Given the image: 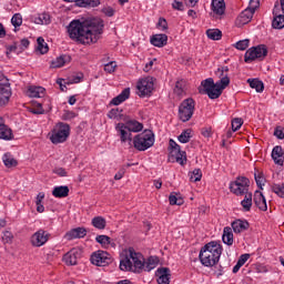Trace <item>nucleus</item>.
Instances as JSON below:
<instances>
[{"instance_id": "obj_1", "label": "nucleus", "mask_w": 284, "mask_h": 284, "mask_svg": "<svg viewBox=\"0 0 284 284\" xmlns=\"http://www.w3.org/2000/svg\"><path fill=\"white\" fill-rule=\"evenodd\" d=\"M103 20L94 18L92 20L82 21L73 20L68 26V33L70 39L81 43L82 45H90L97 43L103 34Z\"/></svg>"}, {"instance_id": "obj_2", "label": "nucleus", "mask_w": 284, "mask_h": 284, "mask_svg": "<svg viewBox=\"0 0 284 284\" xmlns=\"http://www.w3.org/2000/svg\"><path fill=\"white\" fill-rule=\"evenodd\" d=\"M156 265H159V257L150 256L145 262L143 255L136 253L134 248H129V254L120 261V270L122 272H135L138 274L142 270L144 272H152Z\"/></svg>"}, {"instance_id": "obj_3", "label": "nucleus", "mask_w": 284, "mask_h": 284, "mask_svg": "<svg viewBox=\"0 0 284 284\" xmlns=\"http://www.w3.org/2000/svg\"><path fill=\"white\" fill-rule=\"evenodd\" d=\"M230 68L222 67L216 71V77L220 79L216 83H214V79L207 78L206 80L201 82V87L199 88L200 94H207L209 99H219L223 94V91L227 85H230Z\"/></svg>"}, {"instance_id": "obj_4", "label": "nucleus", "mask_w": 284, "mask_h": 284, "mask_svg": "<svg viewBox=\"0 0 284 284\" xmlns=\"http://www.w3.org/2000/svg\"><path fill=\"white\" fill-rule=\"evenodd\" d=\"M221 254H223V246L216 242H210L201 248L199 258L204 267H214L221 260Z\"/></svg>"}, {"instance_id": "obj_5", "label": "nucleus", "mask_w": 284, "mask_h": 284, "mask_svg": "<svg viewBox=\"0 0 284 284\" xmlns=\"http://www.w3.org/2000/svg\"><path fill=\"white\" fill-rule=\"evenodd\" d=\"M133 148L139 152H145L154 145V132L152 130H144L142 133L133 138Z\"/></svg>"}, {"instance_id": "obj_6", "label": "nucleus", "mask_w": 284, "mask_h": 284, "mask_svg": "<svg viewBox=\"0 0 284 284\" xmlns=\"http://www.w3.org/2000/svg\"><path fill=\"white\" fill-rule=\"evenodd\" d=\"M68 136H70V125L68 123L60 122L53 128L50 141L54 145H59V143H65V141H68Z\"/></svg>"}, {"instance_id": "obj_7", "label": "nucleus", "mask_w": 284, "mask_h": 284, "mask_svg": "<svg viewBox=\"0 0 284 284\" xmlns=\"http://www.w3.org/2000/svg\"><path fill=\"white\" fill-rule=\"evenodd\" d=\"M196 102L192 98L183 100L179 106V119L183 123H187L194 116V108Z\"/></svg>"}, {"instance_id": "obj_8", "label": "nucleus", "mask_w": 284, "mask_h": 284, "mask_svg": "<svg viewBox=\"0 0 284 284\" xmlns=\"http://www.w3.org/2000/svg\"><path fill=\"white\" fill-rule=\"evenodd\" d=\"M230 190L236 196H243L250 192V179L237 178L234 182H231Z\"/></svg>"}, {"instance_id": "obj_9", "label": "nucleus", "mask_w": 284, "mask_h": 284, "mask_svg": "<svg viewBox=\"0 0 284 284\" xmlns=\"http://www.w3.org/2000/svg\"><path fill=\"white\" fill-rule=\"evenodd\" d=\"M267 57V47L265 44H260L253 47L245 52L244 61L250 63V61H256V59H265Z\"/></svg>"}, {"instance_id": "obj_10", "label": "nucleus", "mask_w": 284, "mask_h": 284, "mask_svg": "<svg viewBox=\"0 0 284 284\" xmlns=\"http://www.w3.org/2000/svg\"><path fill=\"white\" fill-rule=\"evenodd\" d=\"M91 263L98 267H105L112 263V255L105 251H97L91 255Z\"/></svg>"}, {"instance_id": "obj_11", "label": "nucleus", "mask_w": 284, "mask_h": 284, "mask_svg": "<svg viewBox=\"0 0 284 284\" xmlns=\"http://www.w3.org/2000/svg\"><path fill=\"white\" fill-rule=\"evenodd\" d=\"M136 88L139 97H150L154 90V81L152 78L142 79L138 82Z\"/></svg>"}, {"instance_id": "obj_12", "label": "nucleus", "mask_w": 284, "mask_h": 284, "mask_svg": "<svg viewBox=\"0 0 284 284\" xmlns=\"http://www.w3.org/2000/svg\"><path fill=\"white\" fill-rule=\"evenodd\" d=\"M115 130L118 132V136H120L121 143H128L130 148H132V143L134 141V139H132V132L123 125V122L118 123L115 125Z\"/></svg>"}, {"instance_id": "obj_13", "label": "nucleus", "mask_w": 284, "mask_h": 284, "mask_svg": "<svg viewBox=\"0 0 284 284\" xmlns=\"http://www.w3.org/2000/svg\"><path fill=\"white\" fill-rule=\"evenodd\" d=\"M169 163H179L180 165H185L187 163V155L185 151L171 150L169 154Z\"/></svg>"}, {"instance_id": "obj_14", "label": "nucleus", "mask_w": 284, "mask_h": 284, "mask_svg": "<svg viewBox=\"0 0 284 284\" xmlns=\"http://www.w3.org/2000/svg\"><path fill=\"white\" fill-rule=\"evenodd\" d=\"M49 239L50 234L47 233L43 229H40L31 236V245H33V247H42V245L49 241Z\"/></svg>"}, {"instance_id": "obj_15", "label": "nucleus", "mask_w": 284, "mask_h": 284, "mask_svg": "<svg viewBox=\"0 0 284 284\" xmlns=\"http://www.w3.org/2000/svg\"><path fill=\"white\" fill-rule=\"evenodd\" d=\"M211 10L215 19H221L225 14V0H212Z\"/></svg>"}, {"instance_id": "obj_16", "label": "nucleus", "mask_w": 284, "mask_h": 284, "mask_svg": "<svg viewBox=\"0 0 284 284\" xmlns=\"http://www.w3.org/2000/svg\"><path fill=\"white\" fill-rule=\"evenodd\" d=\"M81 257V250L72 248L67 254L63 255L62 261L65 265H77V261Z\"/></svg>"}, {"instance_id": "obj_17", "label": "nucleus", "mask_w": 284, "mask_h": 284, "mask_svg": "<svg viewBox=\"0 0 284 284\" xmlns=\"http://www.w3.org/2000/svg\"><path fill=\"white\" fill-rule=\"evenodd\" d=\"M124 121L123 125L132 133V132H141L143 130V123L130 119V116L124 115L123 119Z\"/></svg>"}, {"instance_id": "obj_18", "label": "nucleus", "mask_w": 284, "mask_h": 284, "mask_svg": "<svg viewBox=\"0 0 284 284\" xmlns=\"http://www.w3.org/2000/svg\"><path fill=\"white\" fill-rule=\"evenodd\" d=\"M0 139L3 141H12V139H14L12 129L6 125V120H3V118H0Z\"/></svg>"}, {"instance_id": "obj_19", "label": "nucleus", "mask_w": 284, "mask_h": 284, "mask_svg": "<svg viewBox=\"0 0 284 284\" xmlns=\"http://www.w3.org/2000/svg\"><path fill=\"white\" fill-rule=\"evenodd\" d=\"M88 234L85 227H77L65 233L64 239L67 241H74V239H83Z\"/></svg>"}, {"instance_id": "obj_20", "label": "nucleus", "mask_w": 284, "mask_h": 284, "mask_svg": "<svg viewBox=\"0 0 284 284\" xmlns=\"http://www.w3.org/2000/svg\"><path fill=\"white\" fill-rule=\"evenodd\" d=\"M253 202L261 212H267V200H265V195L261 191H255Z\"/></svg>"}, {"instance_id": "obj_21", "label": "nucleus", "mask_w": 284, "mask_h": 284, "mask_svg": "<svg viewBox=\"0 0 284 284\" xmlns=\"http://www.w3.org/2000/svg\"><path fill=\"white\" fill-rule=\"evenodd\" d=\"M155 276H158L159 284H170V277L172 274L170 273V268L161 267L155 272Z\"/></svg>"}, {"instance_id": "obj_22", "label": "nucleus", "mask_w": 284, "mask_h": 284, "mask_svg": "<svg viewBox=\"0 0 284 284\" xmlns=\"http://www.w3.org/2000/svg\"><path fill=\"white\" fill-rule=\"evenodd\" d=\"M232 230L235 234H241L242 232H246V230H250V222L245 220H235L231 224Z\"/></svg>"}, {"instance_id": "obj_23", "label": "nucleus", "mask_w": 284, "mask_h": 284, "mask_svg": "<svg viewBox=\"0 0 284 284\" xmlns=\"http://www.w3.org/2000/svg\"><path fill=\"white\" fill-rule=\"evenodd\" d=\"M253 17H254V11H252L250 9H245L237 17L236 24L237 26H246V23H250V21H252Z\"/></svg>"}, {"instance_id": "obj_24", "label": "nucleus", "mask_w": 284, "mask_h": 284, "mask_svg": "<svg viewBox=\"0 0 284 284\" xmlns=\"http://www.w3.org/2000/svg\"><path fill=\"white\" fill-rule=\"evenodd\" d=\"M272 159L276 165H283L284 152L281 145H276L272 151Z\"/></svg>"}, {"instance_id": "obj_25", "label": "nucleus", "mask_w": 284, "mask_h": 284, "mask_svg": "<svg viewBox=\"0 0 284 284\" xmlns=\"http://www.w3.org/2000/svg\"><path fill=\"white\" fill-rule=\"evenodd\" d=\"M151 43L155 48H163L168 45V36L164 33L155 34L151 38Z\"/></svg>"}, {"instance_id": "obj_26", "label": "nucleus", "mask_w": 284, "mask_h": 284, "mask_svg": "<svg viewBox=\"0 0 284 284\" xmlns=\"http://www.w3.org/2000/svg\"><path fill=\"white\" fill-rule=\"evenodd\" d=\"M10 97H12L10 85L0 87V105H6L10 101Z\"/></svg>"}, {"instance_id": "obj_27", "label": "nucleus", "mask_w": 284, "mask_h": 284, "mask_svg": "<svg viewBox=\"0 0 284 284\" xmlns=\"http://www.w3.org/2000/svg\"><path fill=\"white\" fill-rule=\"evenodd\" d=\"M70 61H72V58L69 54H62L51 61V68H63Z\"/></svg>"}, {"instance_id": "obj_28", "label": "nucleus", "mask_w": 284, "mask_h": 284, "mask_svg": "<svg viewBox=\"0 0 284 284\" xmlns=\"http://www.w3.org/2000/svg\"><path fill=\"white\" fill-rule=\"evenodd\" d=\"M130 99V88L124 89L118 97L111 100V105H121Z\"/></svg>"}, {"instance_id": "obj_29", "label": "nucleus", "mask_w": 284, "mask_h": 284, "mask_svg": "<svg viewBox=\"0 0 284 284\" xmlns=\"http://www.w3.org/2000/svg\"><path fill=\"white\" fill-rule=\"evenodd\" d=\"M222 241L225 245H229V246L234 245V233L232 232V227L230 226L224 227Z\"/></svg>"}, {"instance_id": "obj_30", "label": "nucleus", "mask_w": 284, "mask_h": 284, "mask_svg": "<svg viewBox=\"0 0 284 284\" xmlns=\"http://www.w3.org/2000/svg\"><path fill=\"white\" fill-rule=\"evenodd\" d=\"M28 94L32 99H43L45 97V89L43 87H30Z\"/></svg>"}, {"instance_id": "obj_31", "label": "nucleus", "mask_w": 284, "mask_h": 284, "mask_svg": "<svg viewBox=\"0 0 284 284\" xmlns=\"http://www.w3.org/2000/svg\"><path fill=\"white\" fill-rule=\"evenodd\" d=\"M70 194V187L68 186H55L52 191V195L55 199H65V196H69Z\"/></svg>"}, {"instance_id": "obj_32", "label": "nucleus", "mask_w": 284, "mask_h": 284, "mask_svg": "<svg viewBox=\"0 0 284 284\" xmlns=\"http://www.w3.org/2000/svg\"><path fill=\"white\" fill-rule=\"evenodd\" d=\"M2 161L6 165V168H17L19 165V162L14 156H12V153H4L2 156Z\"/></svg>"}, {"instance_id": "obj_33", "label": "nucleus", "mask_w": 284, "mask_h": 284, "mask_svg": "<svg viewBox=\"0 0 284 284\" xmlns=\"http://www.w3.org/2000/svg\"><path fill=\"white\" fill-rule=\"evenodd\" d=\"M91 225H93L95 230H105L108 221H105L103 216H95L92 219Z\"/></svg>"}, {"instance_id": "obj_34", "label": "nucleus", "mask_w": 284, "mask_h": 284, "mask_svg": "<svg viewBox=\"0 0 284 284\" xmlns=\"http://www.w3.org/2000/svg\"><path fill=\"white\" fill-rule=\"evenodd\" d=\"M247 83L250 84V88L253 90H256V92H263L265 90V85L263 84V81L258 79H248Z\"/></svg>"}, {"instance_id": "obj_35", "label": "nucleus", "mask_w": 284, "mask_h": 284, "mask_svg": "<svg viewBox=\"0 0 284 284\" xmlns=\"http://www.w3.org/2000/svg\"><path fill=\"white\" fill-rule=\"evenodd\" d=\"M50 14L41 13L37 18H34V23L38 26H50L51 23Z\"/></svg>"}, {"instance_id": "obj_36", "label": "nucleus", "mask_w": 284, "mask_h": 284, "mask_svg": "<svg viewBox=\"0 0 284 284\" xmlns=\"http://www.w3.org/2000/svg\"><path fill=\"white\" fill-rule=\"evenodd\" d=\"M244 199L241 202V205L244 210V212H250L252 210V193L250 191L247 193H244Z\"/></svg>"}, {"instance_id": "obj_37", "label": "nucleus", "mask_w": 284, "mask_h": 284, "mask_svg": "<svg viewBox=\"0 0 284 284\" xmlns=\"http://www.w3.org/2000/svg\"><path fill=\"white\" fill-rule=\"evenodd\" d=\"M37 43H38V47H37L38 52H40V54H48L50 48L48 47V43H45V40L39 37L37 39Z\"/></svg>"}, {"instance_id": "obj_38", "label": "nucleus", "mask_w": 284, "mask_h": 284, "mask_svg": "<svg viewBox=\"0 0 284 284\" xmlns=\"http://www.w3.org/2000/svg\"><path fill=\"white\" fill-rule=\"evenodd\" d=\"M206 36L212 40V41H220V39L223 37V32L219 29H209L206 30Z\"/></svg>"}, {"instance_id": "obj_39", "label": "nucleus", "mask_w": 284, "mask_h": 284, "mask_svg": "<svg viewBox=\"0 0 284 284\" xmlns=\"http://www.w3.org/2000/svg\"><path fill=\"white\" fill-rule=\"evenodd\" d=\"M272 26L275 30H283V28H284V16L283 14L275 16L274 19H273Z\"/></svg>"}, {"instance_id": "obj_40", "label": "nucleus", "mask_w": 284, "mask_h": 284, "mask_svg": "<svg viewBox=\"0 0 284 284\" xmlns=\"http://www.w3.org/2000/svg\"><path fill=\"white\" fill-rule=\"evenodd\" d=\"M97 243H100L102 247H108V245L112 244V239L108 235H98L95 237Z\"/></svg>"}, {"instance_id": "obj_41", "label": "nucleus", "mask_w": 284, "mask_h": 284, "mask_svg": "<svg viewBox=\"0 0 284 284\" xmlns=\"http://www.w3.org/2000/svg\"><path fill=\"white\" fill-rule=\"evenodd\" d=\"M190 139H192V130L190 129L183 131L178 138L180 143H190Z\"/></svg>"}, {"instance_id": "obj_42", "label": "nucleus", "mask_w": 284, "mask_h": 284, "mask_svg": "<svg viewBox=\"0 0 284 284\" xmlns=\"http://www.w3.org/2000/svg\"><path fill=\"white\" fill-rule=\"evenodd\" d=\"M97 8L98 6H101V0H81L80 8Z\"/></svg>"}, {"instance_id": "obj_43", "label": "nucleus", "mask_w": 284, "mask_h": 284, "mask_svg": "<svg viewBox=\"0 0 284 284\" xmlns=\"http://www.w3.org/2000/svg\"><path fill=\"white\" fill-rule=\"evenodd\" d=\"M11 23L16 28H20L23 23V17L21 13H14L13 17L11 18Z\"/></svg>"}, {"instance_id": "obj_44", "label": "nucleus", "mask_w": 284, "mask_h": 284, "mask_svg": "<svg viewBox=\"0 0 284 284\" xmlns=\"http://www.w3.org/2000/svg\"><path fill=\"white\" fill-rule=\"evenodd\" d=\"M184 88H185V80L178 81L175 83L174 93L178 94L179 97H181V94H183V92H185Z\"/></svg>"}, {"instance_id": "obj_45", "label": "nucleus", "mask_w": 284, "mask_h": 284, "mask_svg": "<svg viewBox=\"0 0 284 284\" xmlns=\"http://www.w3.org/2000/svg\"><path fill=\"white\" fill-rule=\"evenodd\" d=\"M272 191L274 194H277L280 199H284V184H273L272 185Z\"/></svg>"}, {"instance_id": "obj_46", "label": "nucleus", "mask_w": 284, "mask_h": 284, "mask_svg": "<svg viewBox=\"0 0 284 284\" xmlns=\"http://www.w3.org/2000/svg\"><path fill=\"white\" fill-rule=\"evenodd\" d=\"M169 202H170V205H183L184 203L183 197L176 196L174 194H171L169 196Z\"/></svg>"}, {"instance_id": "obj_47", "label": "nucleus", "mask_w": 284, "mask_h": 284, "mask_svg": "<svg viewBox=\"0 0 284 284\" xmlns=\"http://www.w3.org/2000/svg\"><path fill=\"white\" fill-rule=\"evenodd\" d=\"M236 50H247L250 48V39L240 40L235 43Z\"/></svg>"}, {"instance_id": "obj_48", "label": "nucleus", "mask_w": 284, "mask_h": 284, "mask_svg": "<svg viewBox=\"0 0 284 284\" xmlns=\"http://www.w3.org/2000/svg\"><path fill=\"white\" fill-rule=\"evenodd\" d=\"M232 131L236 132L237 130H241V125H243V120L241 118H235L232 120Z\"/></svg>"}, {"instance_id": "obj_49", "label": "nucleus", "mask_w": 284, "mask_h": 284, "mask_svg": "<svg viewBox=\"0 0 284 284\" xmlns=\"http://www.w3.org/2000/svg\"><path fill=\"white\" fill-rule=\"evenodd\" d=\"M203 178V173L201 172V169H195L191 174V181L196 183L197 181H201Z\"/></svg>"}, {"instance_id": "obj_50", "label": "nucleus", "mask_w": 284, "mask_h": 284, "mask_svg": "<svg viewBox=\"0 0 284 284\" xmlns=\"http://www.w3.org/2000/svg\"><path fill=\"white\" fill-rule=\"evenodd\" d=\"M121 112H123V110H119V108H115V109H111L108 113V118L109 119H118V116H123L121 114Z\"/></svg>"}, {"instance_id": "obj_51", "label": "nucleus", "mask_w": 284, "mask_h": 284, "mask_svg": "<svg viewBox=\"0 0 284 284\" xmlns=\"http://www.w3.org/2000/svg\"><path fill=\"white\" fill-rule=\"evenodd\" d=\"M116 70V62L111 61L104 65V72H108L109 74H112Z\"/></svg>"}, {"instance_id": "obj_52", "label": "nucleus", "mask_w": 284, "mask_h": 284, "mask_svg": "<svg viewBox=\"0 0 284 284\" xmlns=\"http://www.w3.org/2000/svg\"><path fill=\"white\" fill-rule=\"evenodd\" d=\"M258 6H261L258 0H250L248 7L246 9L251 10L252 12H256V8H258Z\"/></svg>"}, {"instance_id": "obj_53", "label": "nucleus", "mask_w": 284, "mask_h": 284, "mask_svg": "<svg viewBox=\"0 0 284 284\" xmlns=\"http://www.w3.org/2000/svg\"><path fill=\"white\" fill-rule=\"evenodd\" d=\"M274 136H276V139L283 140L284 139V130L281 126H277L274 130Z\"/></svg>"}, {"instance_id": "obj_54", "label": "nucleus", "mask_w": 284, "mask_h": 284, "mask_svg": "<svg viewBox=\"0 0 284 284\" xmlns=\"http://www.w3.org/2000/svg\"><path fill=\"white\" fill-rule=\"evenodd\" d=\"M53 174H57L58 176H68V171L63 168H55L53 169Z\"/></svg>"}, {"instance_id": "obj_55", "label": "nucleus", "mask_w": 284, "mask_h": 284, "mask_svg": "<svg viewBox=\"0 0 284 284\" xmlns=\"http://www.w3.org/2000/svg\"><path fill=\"white\" fill-rule=\"evenodd\" d=\"M158 28H160L161 30H166L168 29V20H165L164 18H160L159 22H158Z\"/></svg>"}, {"instance_id": "obj_56", "label": "nucleus", "mask_w": 284, "mask_h": 284, "mask_svg": "<svg viewBox=\"0 0 284 284\" xmlns=\"http://www.w3.org/2000/svg\"><path fill=\"white\" fill-rule=\"evenodd\" d=\"M6 85H10V80L4 74H0V88Z\"/></svg>"}, {"instance_id": "obj_57", "label": "nucleus", "mask_w": 284, "mask_h": 284, "mask_svg": "<svg viewBox=\"0 0 284 284\" xmlns=\"http://www.w3.org/2000/svg\"><path fill=\"white\" fill-rule=\"evenodd\" d=\"M248 260H250V254H242L237 260V263H240L243 266L245 265V263H247Z\"/></svg>"}, {"instance_id": "obj_58", "label": "nucleus", "mask_w": 284, "mask_h": 284, "mask_svg": "<svg viewBox=\"0 0 284 284\" xmlns=\"http://www.w3.org/2000/svg\"><path fill=\"white\" fill-rule=\"evenodd\" d=\"M265 181V179L262 175H256L255 174V183L257 185V187H261V190H263V182Z\"/></svg>"}, {"instance_id": "obj_59", "label": "nucleus", "mask_w": 284, "mask_h": 284, "mask_svg": "<svg viewBox=\"0 0 284 284\" xmlns=\"http://www.w3.org/2000/svg\"><path fill=\"white\" fill-rule=\"evenodd\" d=\"M13 236L10 233V231H7L3 233L2 240L4 241V243H10L12 241Z\"/></svg>"}, {"instance_id": "obj_60", "label": "nucleus", "mask_w": 284, "mask_h": 284, "mask_svg": "<svg viewBox=\"0 0 284 284\" xmlns=\"http://www.w3.org/2000/svg\"><path fill=\"white\" fill-rule=\"evenodd\" d=\"M172 7L174 10H180V11H183L184 9L183 2L176 1V0L172 3Z\"/></svg>"}, {"instance_id": "obj_61", "label": "nucleus", "mask_w": 284, "mask_h": 284, "mask_svg": "<svg viewBox=\"0 0 284 284\" xmlns=\"http://www.w3.org/2000/svg\"><path fill=\"white\" fill-rule=\"evenodd\" d=\"M43 199H45V193L40 192L37 197H36V205L42 204L43 203Z\"/></svg>"}, {"instance_id": "obj_62", "label": "nucleus", "mask_w": 284, "mask_h": 284, "mask_svg": "<svg viewBox=\"0 0 284 284\" xmlns=\"http://www.w3.org/2000/svg\"><path fill=\"white\" fill-rule=\"evenodd\" d=\"M125 175V169H120L119 172L114 175L115 181H121Z\"/></svg>"}, {"instance_id": "obj_63", "label": "nucleus", "mask_w": 284, "mask_h": 284, "mask_svg": "<svg viewBox=\"0 0 284 284\" xmlns=\"http://www.w3.org/2000/svg\"><path fill=\"white\" fill-rule=\"evenodd\" d=\"M83 75H73L68 83H81Z\"/></svg>"}, {"instance_id": "obj_64", "label": "nucleus", "mask_w": 284, "mask_h": 284, "mask_svg": "<svg viewBox=\"0 0 284 284\" xmlns=\"http://www.w3.org/2000/svg\"><path fill=\"white\" fill-rule=\"evenodd\" d=\"M169 145H170L171 150H181V145H179L176 143V141H174L172 139L169 141Z\"/></svg>"}]
</instances>
